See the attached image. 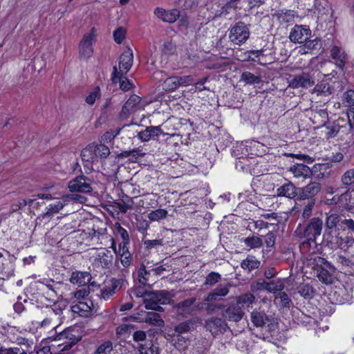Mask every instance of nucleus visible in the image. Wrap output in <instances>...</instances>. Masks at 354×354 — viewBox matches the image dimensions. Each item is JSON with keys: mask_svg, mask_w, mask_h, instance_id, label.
<instances>
[{"mask_svg": "<svg viewBox=\"0 0 354 354\" xmlns=\"http://www.w3.org/2000/svg\"><path fill=\"white\" fill-rule=\"evenodd\" d=\"M323 229V221L319 217L311 218L306 225L299 224L295 233L296 236L301 238L316 239L322 234Z\"/></svg>", "mask_w": 354, "mask_h": 354, "instance_id": "nucleus-1", "label": "nucleus"}, {"mask_svg": "<svg viewBox=\"0 0 354 354\" xmlns=\"http://www.w3.org/2000/svg\"><path fill=\"white\" fill-rule=\"evenodd\" d=\"M75 333L76 331L74 329L68 328L59 334L56 341L64 342L57 345L58 351L61 352L62 354H66V351L71 349L73 345L80 341L81 336Z\"/></svg>", "mask_w": 354, "mask_h": 354, "instance_id": "nucleus-2", "label": "nucleus"}, {"mask_svg": "<svg viewBox=\"0 0 354 354\" xmlns=\"http://www.w3.org/2000/svg\"><path fill=\"white\" fill-rule=\"evenodd\" d=\"M314 261L317 266V277L320 281L326 284H331L333 282V272L334 268L324 258L317 256Z\"/></svg>", "mask_w": 354, "mask_h": 354, "instance_id": "nucleus-3", "label": "nucleus"}, {"mask_svg": "<svg viewBox=\"0 0 354 354\" xmlns=\"http://www.w3.org/2000/svg\"><path fill=\"white\" fill-rule=\"evenodd\" d=\"M288 87L293 89H306L315 84L313 75L308 72L290 75L288 78Z\"/></svg>", "mask_w": 354, "mask_h": 354, "instance_id": "nucleus-4", "label": "nucleus"}, {"mask_svg": "<svg viewBox=\"0 0 354 354\" xmlns=\"http://www.w3.org/2000/svg\"><path fill=\"white\" fill-rule=\"evenodd\" d=\"M249 37V26L242 21L236 23L230 29L229 39L234 44L241 45L244 44Z\"/></svg>", "mask_w": 354, "mask_h": 354, "instance_id": "nucleus-5", "label": "nucleus"}, {"mask_svg": "<svg viewBox=\"0 0 354 354\" xmlns=\"http://www.w3.org/2000/svg\"><path fill=\"white\" fill-rule=\"evenodd\" d=\"M90 259L96 268L108 269L113 264V255L109 250L102 248L93 254Z\"/></svg>", "mask_w": 354, "mask_h": 354, "instance_id": "nucleus-6", "label": "nucleus"}, {"mask_svg": "<svg viewBox=\"0 0 354 354\" xmlns=\"http://www.w3.org/2000/svg\"><path fill=\"white\" fill-rule=\"evenodd\" d=\"M95 41V29L93 28L89 33H86L83 36L80 41L79 53L81 58L86 59L91 57L93 53L92 46Z\"/></svg>", "mask_w": 354, "mask_h": 354, "instance_id": "nucleus-7", "label": "nucleus"}, {"mask_svg": "<svg viewBox=\"0 0 354 354\" xmlns=\"http://www.w3.org/2000/svg\"><path fill=\"white\" fill-rule=\"evenodd\" d=\"M311 37V30L306 25H295L289 34L290 40L295 44H303Z\"/></svg>", "mask_w": 354, "mask_h": 354, "instance_id": "nucleus-8", "label": "nucleus"}, {"mask_svg": "<svg viewBox=\"0 0 354 354\" xmlns=\"http://www.w3.org/2000/svg\"><path fill=\"white\" fill-rule=\"evenodd\" d=\"M91 182L88 177L81 175L70 180L68 187L71 192L90 193L93 190Z\"/></svg>", "mask_w": 354, "mask_h": 354, "instance_id": "nucleus-9", "label": "nucleus"}, {"mask_svg": "<svg viewBox=\"0 0 354 354\" xmlns=\"http://www.w3.org/2000/svg\"><path fill=\"white\" fill-rule=\"evenodd\" d=\"M321 184L317 182H310L307 185L299 189V201H310L316 202L315 196L320 192Z\"/></svg>", "mask_w": 354, "mask_h": 354, "instance_id": "nucleus-10", "label": "nucleus"}, {"mask_svg": "<svg viewBox=\"0 0 354 354\" xmlns=\"http://www.w3.org/2000/svg\"><path fill=\"white\" fill-rule=\"evenodd\" d=\"M323 237L326 245L331 249L344 248L343 238L336 230H325Z\"/></svg>", "mask_w": 354, "mask_h": 354, "instance_id": "nucleus-11", "label": "nucleus"}, {"mask_svg": "<svg viewBox=\"0 0 354 354\" xmlns=\"http://www.w3.org/2000/svg\"><path fill=\"white\" fill-rule=\"evenodd\" d=\"M330 57L335 61V66L344 71L348 60V55L345 50L340 46H333L330 50Z\"/></svg>", "mask_w": 354, "mask_h": 354, "instance_id": "nucleus-12", "label": "nucleus"}, {"mask_svg": "<svg viewBox=\"0 0 354 354\" xmlns=\"http://www.w3.org/2000/svg\"><path fill=\"white\" fill-rule=\"evenodd\" d=\"M141 98L136 95H132L125 102L120 113V118L121 120H127L129 118L130 114L136 111L137 106L140 104Z\"/></svg>", "mask_w": 354, "mask_h": 354, "instance_id": "nucleus-13", "label": "nucleus"}, {"mask_svg": "<svg viewBox=\"0 0 354 354\" xmlns=\"http://www.w3.org/2000/svg\"><path fill=\"white\" fill-rule=\"evenodd\" d=\"M196 301V298L192 297L187 299L181 302L176 304L174 306V309L178 315L185 317L191 315L194 311V304Z\"/></svg>", "mask_w": 354, "mask_h": 354, "instance_id": "nucleus-14", "label": "nucleus"}, {"mask_svg": "<svg viewBox=\"0 0 354 354\" xmlns=\"http://www.w3.org/2000/svg\"><path fill=\"white\" fill-rule=\"evenodd\" d=\"M95 145L90 144L81 152V157L86 172L93 169V163L96 160L95 157Z\"/></svg>", "mask_w": 354, "mask_h": 354, "instance_id": "nucleus-15", "label": "nucleus"}, {"mask_svg": "<svg viewBox=\"0 0 354 354\" xmlns=\"http://www.w3.org/2000/svg\"><path fill=\"white\" fill-rule=\"evenodd\" d=\"M133 62V51L131 48H127L120 57L118 72L126 74L131 69Z\"/></svg>", "mask_w": 354, "mask_h": 354, "instance_id": "nucleus-16", "label": "nucleus"}, {"mask_svg": "<svg viewBox=\"0 0 354 354\" xmlns=\"http://www.w3.org/2000/svg\"><path fill=\"white\" fill-rule=\"evenodd\" d=\"M204 326L213 335H216L223 330H225L226 324L221 318L211 317L205 321Z\"/></svg>", "mask_w": 354, "mask_h": 354, "instance_id": "nucleus-17", "label": "nucleus"}, {"mask_svg": "<svg viewBox=\"0 0 354 354\" xmlns=\"http://www.w3.org/2000/svg\"><path fill=\"white\" fill-rule=\"evenodd\" d=\"M122 280L115 278L106 282L104 287L101 289V295L104 299H109L122 286Z\"/></svg>", "mask_w": 354, "mask_h": 354, "instance_id": "nucleus-18", "label": "nucleus"}, {"mask_svg": "<svg viewBox=\"0 0 354 354\" xmlns=\"http://www.w3.org/2000/svg\"><path fill=\"white\" fill-rule=\"evenodd\" d=\"M243 315L244 312L241 308V306H239V304H234L230 305L225 309L223 314V317L230 322H237L242 319Z\"/></svg>", "mask_w": 354, "mask_h": 354, "instance_id": "nucleus-19", "label": "nucleus"}, {"mask_svg": "<svg viewBox=\"0 0 354 354\" xmlns=\"http://www.w3.org/2000/svg\"><path fill=\"white\" fill-rule=\"evenodd\" d=\"M251 321L257 327H262L266 324H272L273 317L272 315H266L264 311L255 310L251 313Z\"/></svg>", "mask_w": 354, "mask_h": 354, "instance_id": "nucleus-20", "label": "nucleus"}, {"mask_svg": "<svg viewBox=\"0 0 354 354\" xmlns=\"http://www.w3.org/2000/svg\"><path fill=\"white\" fill-rule=\"evenodd\" d=\"M333 302L336 304H344L351 299V294L345 287H335L330 295Z\"/></svg>", "mask_w": 354, "mask_h": 354, "instance_id": "nucleus-21", "label": "nucleus"}, {"mask_svg": "<svg viewBox=\"0 0 354 354\" xmlns=\"http://www.w3.org/2000/svg\"><path fill=\"white\" fill-rule=\"evenodd\" d=\"M154 14L163 21L171 24L179 17L180 11L177 9L165 10L163 8H156Z\"/></svg>", "mask_w": 354, "mask_h": 354, "instance_id": "nucleus-22", "label": "nucleus"}, {"mask_svg": "<svg viewBox=\"0 0 354 354\" xmlns=\"http://www.w3.org/2000/svg\"><path fill=\"white\" fill-rule=\"evenodd\" d=\"M124 73L118 72L117 66H113L111 80L113 83L120 84V88L124 91H128L133 87V84L126 77L122 76Z\"/></svg>", "mask_w": 354, "mask_h": 354, "instance_id": "nucleus-23", "label": "nucleus"}, {"mask_svg": "<svg viewBox=\"0 0 354 354\" xmlns=\"http://www.w3.org/2000/svg\"><path fill=\"white\" fill-rule=\"evenodd\" d=\"M277 194L279 196L294 198L296 196H299V192H297V187L292 183L288 182L277 188Z\"/></svg>", "mask_w": 354, "mask_h": 354, "instance_id": "nucleus-24", "label": "nucleus"}, {"mask_svg": "<svg viewBox=\"0 0 354 354\" xmlns=\"http://www.w3.org/2000/svg\"><path fill=\"white\" fill-rule=\"evenodd\" d=\"M91 280V275L88 272H73L71 276L70 281L73 284L84 286Z\"/></svg>", "mask_w": 354, "mask_h": 354, "instance_id": "nucleus-25", "label": "nucleus"}, {"mask_svg": "<svg viewBox=\"0 0 354 354\" xmlns=\"http://www.w3.org/2000/svg\"><path fill=\"white\" fill-rule=\"evenodd\" d=\"M299 244V249L303 254H313L317 251V243L316 239L304 238Z\"/></svg>", "mask_w": 354, "mask_h": 354, "instance_id": "nucleus-26", "label": "nucleus"}, {"mask_svg": "<svg viewBox=\"0 0 354 354\" xmlns=\"http://www.w3.org/2000/svg\"><path fill=\"white\" fill-rule=\"evenodd\" d=\"M151 265L149 262L147 263V265L142 263L138 269V280L139 283L142 285H149L150 283Z\"/></svg>", "mask_w": 354, "mask_h": 354, "instance_id": "nucleus-27", "label": "nucleus"}, {"mask_svg": "<svg viewBox=\"0 0 354 354\" xmlns=\"http://www.w3.org/2000/svg\"><path fill=\"white\" fill-rule=\"evenodd\" d=\"M333 88L327 82L324 81L318 83L312 90L313 93H316L317 96L328 97L333 93Z\"/></svg>", "mask_w": 354, "mask_h": 354, "instance_id": "nucleus-28", "label": "nucleus"}, {"mask_svg": "<svg viewBox=\"0 0 354 354\" xmlns=\"http://www.w3.org/2000/svg\"><path fill=\"white\" fill-rule=\"evenodd\" d=\"M274 16L280 22L290 23L294 21L297 15V12L292 10L283 8L275 12Z\"/></svg>", "mask_w": 354, "mask_h": 354, "instance_id": "nucleus-29", "label": "nucleus"}, {"mask_svg": "<svg viewBox=\"0 0 354 354\" xmlns=\"http://www.w3.org/2000/svg\"><path fill=\"white\" fill-rule=\"evenodd\" d=\"M92 305L93 303L91 300L79 301L77 304L72 306L71 309L73 313H78L82 317H86L91 311Z\"/></svg>", "mask_w": 354, "mask_h": 354, "instance_id": "nucleus-30", "label": "nucleus"}, {"mask_svg": "<svg viewBox=\"0 0 354 354\" xmlns=\"http://www.w3.org/2000/svg\"><path fill=\"white\" fill-rule=\"evenodd\" d=\"M141 322L150 324L153 326L162 327L164 326L165 322L161 318L160 315L157 313L148 312L145 313V318L138 319Z\"/></svg>", "mask_w": 354, "mask_h": 354, "instance_id": "nucleus-31", "label": "nucleus"}, {"mask_svg": "<svg viewBox=\"0 0 354 354\" xmlns=\"http://www.w3.org/2000/svg\"><path fill=\"white\" fill-rule=\"evenodd\" d=\"M290 170L297 178L304 177L306 178L312 174L310 169L304 164H295L290 167Z\"/></svg>", "mask_w": 354, "mask_h": 354, "instance_id": "nucleus-32", "label": "nucleus"}, {"mask_svg": "<svg viewBox=\"0 0 354 354\" xmlns=\"http://www.w3.org/2000/svg\"><path fill=\"white\" fill-rule=\"evenodd\" d=\"M151 300H156L159 304L165 305L170 302L171 299V294L165 290L159 291H152Z\"/></svg>", "mask_w": 354, "mask_h": 354, "instance_id": "nucleus-33", "label": "nucleus"}, {"mask_svg": "<svg viewBox=\"0 0 354 354\" xmlns=\"http://www.w3.org/2000/svg\"><path fill=\"white\" fill-rule=\"evenodd\" d=\"M118 255L120 256L119 260L120 261L121 265L124 268H129L133 261L132 255L129 251L128 246L124 248L118 247Z\"/></svg>", "mask_w": 354, "mask_h": 354, "instance_id": "nucleus-34", "label": "nucleus"}, {"mask_svg": "<svg viewBox=\"0 0 354 354\" xmlns=\"http://www.w3.org/2000/svg\"><path fill=\"white\" fill-rule=\"evenodd\" d=\"M196 323V321L194 319L180 322L174 327V331L178 335L188 333L194 329Z\"/></svg>", "mask_w": 354, "mask_h": 354, "instance_id": "nucleus-35", "label": "nucleus"}, {"mask_svg": "<svg viewBox=\"0 0 354 354\" xmlns=\"http://www.w3.org/2000/svg\"><path fill=\"white\" fill-rule=\"evenodd\" d=\"M66 205L64 201H59L55 203L50 204L46 207V211L41 214L43 218H50L55 214L58 213Z\"/></svg>", "mask_w": 354, "mask_h": 354, "instance_id": "nucleus-36", "label": "nucleus"}, {"mask_svg": "<svg viewBox=\"0 0 354 354\" xmlns=\"http://www.w3.org/2000/svg\"><path fill=\"white\" fill-rule=\"evenodd\" d=\"M314 123L319 126L325 125L328 120V112L326 109H315L313 111Z\"/></svg>", "mask_w": 354, "mask_h": 354, "instance_id": "nucleus-37", "label": "nucleus"}, {"mask_svg": "<svg viewBox=\"0 0 354 354\" xmlns=\"http://www.w3.org/2000/svg\"><path fill=\"white\" fill-rule=\"evenodd\" d=\"M145 156V153L140 148H135L129 151H124L118 155L119 158H128L131 162H136L139 157H143Z\"/></svg>", "mask_w": 354, "mask_h": 354, "instance_id": "nucleus-38", "label": "nucleus"}, {"mask_svg": "<svg viewBox=\"0 0 354 354\" xmlns=\"http://www.w3.org/2000/svg\"><path fill=\"white\" fill-rule=\"evenodd\" d=\"M115 228L117 232V233L120 236L122 241L119 244V248H122L124 250V248L127 247L130 243V239L128 232L122 227L120 223H117L115 225Z\"/></svg>", "mask_w": 354, "mask_h": 354, "instance_id": "nucleus-39", "label": "nucleus"}, {"mask_svg": "<svg viewBox=\"0 0 354 354\" xmlns=\"http://www.w3.org/2000/svg\"><path fill=\"white\" fill-rule=\"evenodd\" d=\"M260 265V261H258L254 257L249 256L245 259L243 260L241 263V267L247 270L248 271H252L256 268H258Z\"/></svg>", "mask_w": 354, "mask_h": 354, "instance_id": "nucleus-40", "label": "nucleus"}, {"mask_svg": "<svg viewBox=\"0 0 354 354\" xmlns=\"http://www.w3.org/2000/svg\"><path fill=\"white\" fill-rule=\"evenodd\" d=\"M325 230H335L337 224L342 221L340 216L338 214H326Z\"/></svg>", "mask_w": 354, "mask_h": 354, "instance_id": "nucleus-41", "label": "nucleus"}, {"mask_svg": "<svg viewBox=\"0 0 354 354\" xmlns=\"http://www.w3.org/2000/svg\"><path fill=\"white\" fill-rule=\"evenodd\" d=\"M241 81L246 84H259L261 82V77L249 71H245L241 75Z\"/></svg>", "mask_w": 354, "mask_h": 354, "instance_id": "nucleus-42", "label": "nucleus"}, {"mask_svg": "<svg viewBox=\"0 0 354 354\" xmlns=\"http://www.w3.org/2000/svg\"><path fill=\"white\" fill-rule=\"evenodd\" d=\"M283 288V281L281 279H277L272 280L270 281H268L267 291L268 292L276 293L279 291L282 290Z\"/></svg>", "mask_w": 354, "mask_h": 354, "instance_id": "nucleus-43", "label": "nucleus"}, {"mask_svg": "<svg viewBox=\"0 0 354 354\" xmlns=\"http://www.w3.org/2000/svg\"><path fill=\"white\" fill-rule=\"evenodd\" d=\"M255 297L251 293H246L244 295H242L239 296L237 298V304H239V306H241V308L244 307H248L250 305L253 304L254 301Z\"/></svg>", "mask_w": 354, "mask_h": 354, "instance_id": "nucleus-44", "label": "nucleus"}, {"mask_svg": "<svg viewBox=\"0 0 354 354\" xmlns=\"http://www.w3.org/2000/svg\"><path fill=\"white\" fill-rule=\"evenodd\" d=\"M168 212L164 209H158L149 213L147 217L150 221H159L167 218Z\"/></svg>", "mask_w": 354, "mask_h": 354, "instance_id": "nucleus-45", "label": "nucleus"}, {"mask_svg": "<svg viewBox=\"0 0 354 354\" xmlns=\"http://www.w3.org/2000/svg\"><path fill=\"white\" fill-rule=\"evenodd\" d=\"M243 242L251 249L260 248L263 245L262 239L257 236L245 238Z\"/></svg>", "mask_w": 354, "mask_h": 354, "instance_id": "nucleus-46", "label": "nucleus"}, {"mask_svg": "<svg viewBox=\"0 0 354 354\" xmlns=\"http://www.w3.org/2000/svg\"><path fill=\"white\" fill-rule=\"evenodd\" d=\"M299 294L305 299L312 298L314 295L313 288L308 284H303L297 288Z\"/></svg>", "mask_w": 354, "mask_h": 354, "instance_id": "nucleus-47", "label": "nucleus"}, {"mask_svg": "<svg viewBox=\"0 0 354 354\" xmlns=\"http://www.w3.org/2000/svg\"><path fill=\"white\" fill-rule=\"evenodd\" d=\"M95 159L98 157L100 158H106L110 154V150L109 148L104 145H95Z\"/></svg>", "mask_w": 354, "mask_h": 354, "instance_id": "nucleus-48", "label": "nucleus"}, {"mask_svg": "<svg viewBox=\"0 0 354 354\" xmlns=\"http://www.w3.org/2000/svg\"><path fill=\"white\" fill-rule=\"evenodd\" d=\"M162 86L165 91H175L179 86L177 77H170L167 78L165 80V82L162 84Z\"/></svg>", "mask_w": 354, "mask_h": 354, "instance_id": "nucleus-49", "label": "nucleus"}, {"mask_svg": "<svg viewBox=\"0 0 354 354\" xmlns=\"http://www.w3.org/2000/svg\"><path fill=\"white\" fill-rule=\"evenodd\" d=\"M112 351L113 343L111 341H106L97 348L94 354H111Z\"/></svg>", "mask_w": 354, "mask_h": 354, "instance_id": "nucleus-50", "label": "nucleus"}, {"mask_svg": "<svg viewBox=\"0 0 354 354\" xmlns=\"http://www.w3.org/2000/svg\"><path fill=\"white\" fill-rule=\"evenodd\" d=\"M138 349L140 354H158L157 347L151 343L148 345L139 344Z\"/></svg>", "mask_w": 354, "mask_h": 354, "instance_id": "nucleus-51", "label": "nucleus"}, {"mask_svg": "<svg viewBox=\"0 0 354 354\" xmlns=\"http://www.w3.org/2000/svg\"><path fill=\"white\" fill-rule=\"evenodd\" d=\"M263 50H248L245 53V60L257 62L259 64H263L259 60H257V58H259L261 55H263Z\"/></svg>", "mask_w": 354, "mask_h": 354, "instance_id": "nucleus-52", "label": "nucleus"}, {"mask_svg": "<svg viewBox=\"0 0 354 354\" xmlns=\"http://www.w3.org/2000/svg\"><path fill=\"white\" fill-rule=\"evenodd\" d=\"M341 181L345 186L354 185V169L346 171L342 176Z\"/></svg>", "mask_w": 354, "mask_h": 354, "instance_id": "nucleus-53", "label": "nucleus"}, {"mask_svg": "<svg viewBox=\"0 0 354 354\" xmlns=\"http://www.w3.org/2000/svg\"><path fill=\"white\" fill-rule=\"evenodd\" d=\"M221 279V275L216 272H211L205 277L204 285L212 286L218 282Z\"/></svg>", "mask_w": 354, "mask_h": 354, "instance_id": "nucleus-54", "label": "nucleus"}, {"mask_svg": "<svg viewBox=\"0 0 354 354\" xmlns=\"http://www.w3.org/2000/svg\"><path fill=\"white\" fill-rule=\"evenodd\" d=\"M133 201L132 198L125 195L122 198V204L120 205V210L125 213L128 209H131L133 207Z\"/></svg>", "mask_w": 354, "mask_h": 354, "instance_id": "nucleus-55", "label": "nucleus"}, {"mask_svg": "<svg viewBox=\"0 0 354 354\" xmlns=\"http://www.w3.org/2000/svg\"><path fill=\"white\" fill-rule=\"evenodd\" d=\"M100 96L101 93L100 87L96 86L94 90L86 96L85 101L88 104L93 105Z\"/></svg>", "mask_w": 354, "mask_h": 354, "instance_id": "nucleus-56", "label": "nucleus"}, {"mask_svg": "<svg viewBox=\"0 0 354 354\" xmlns=\"http://www.w3.org/2000/svg\"><path fill=\"white\" fill-rule=\"evenodd\" d=\"M315 204V202H314L313 200L308 201L306 203H304V208L301 214V218L304 220L308 219L312 215Z\"/></svg>", "mask_w": 354, "mask_h": 354, "instance_id": "nucleus-57", "label": "nucleus"}, {"mask_svg": "<svg viewBox=\"0 0 354 354\" xmlns=\"http://www.w3.org/2000/svg\"><path fill=\"white\" fill-rule=\"evenodd\" d=\"M126 30L122 27H119L113 32V38L114 41L120 44H121L125 38Z\"/></svg>", "mask_w": 354, "mask_h": 354, "instance_id": "nucleus-58", "label": "nucleus"}, {"mask_svg": "<svg viewBox=\"0 0 354 354\" xmlns=\"http://www.w3.org/2000/svg\"><path fill=\"white\" fill-rule=\"evenodd\" d=\"M150 299H152L151 292L145 295L144 304L146 309L153 310L159 304L156 300H151Z\"/></svg>", "mask_w": 354, "mask_h": 354, "instance_id": "nucleus-59", "label": "nucleus"}, {"mask_svg": "<svg viewBox=\"0 0 354 354\" xmlns=\"http://www.w3.org/2000/svg\"><path fill=\"white\" fill-rule=\"evenodd\" d=\"M23 349L17 346L6 347L0 346V354H19Z\"/></svg>", "mask_w": 354, "mask_h": 354, "instance_id": "nucleus-60", "label": "nucleus"}, {"mask_svg": "<svg viewBox=\"0 0 354 354\" xmlns=\"http://www.w3.org/2000/svg\"><path fill=\"white\" fill-rule=\"evenodd\" d=\"M230 285L229 284H220L214 290L220 296V297L223 298L225 297L230 291Z\"/></svg>", "mask_w": 354, "mask_h": 354, "instance_id": "nucleus-61", "label": "nucleus"}, {"mask_svg": "<svg viewBox=\"0 0 354 354\" xmlns=\"http://www.w3.org/2000/svg\"><path fill=\"white\" fill-rule=\"evenodd\" d=\"M268 288V281L264 279H258L254 284L252 285V290H266Z\"/></svg>", "mask_w": 354, "mask_h": 354, "instance_id": "nucleus-62", "label": "nucleus"}, {"mask_svg": "<svg viewBox=\"0 0 354 354\" xmlns=\"http://www.w3.org/2000/svg\"><path fill=\"white\" fill-rule=\"evenodd\" d=\"M320 41L321 40L318 38H315L314 39H307V41L303 44H304V49H306L307 50H312L316 48L317 46L319 44Z\"/></svg>", "mask_w": 354, "mask_h": 354, "instance_id": "nucleus-63", "label": "nucleus"}, {"mask_svg": "<svg viewBox=\"0 0 354 354\" xmlns=\"http://www.w3.org/2000/svg\"><path fill=\"white\" fill-rule=\"evenodd\" d=\"M344 102L348 106H354V91L348 90L344 93Z\"/></svg>", "mask_w": 354, "mask_h": 354, "instance_id": "nucleus-64", "label": "nucleus"}]
</instances>
